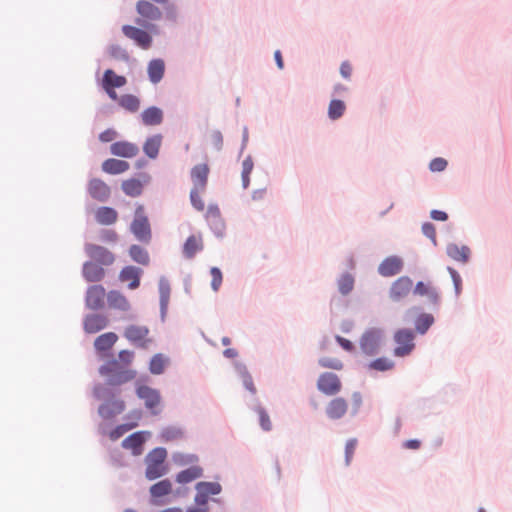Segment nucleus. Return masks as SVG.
Instances as JSON below:
<instances>
[{"label": "nucleus", "instance_id": "338daca9", "mask_svg": "<svg viewBox=\"0 0 512 512\" xmlns=\"http://www.w3.org/2000/svg\"><path fill=\"white\" fill-rule=\"evenodd\" d=\"M449 271L455 285L456 293L459 294L461 289V277L454 269L449 268Z\"/></svg>", "mask_w": 512, "mask_h": 512}, {"label": "nucleus", "instance_id": "a19ab883", "mask_svg": "<svg viewBox=\"0 0 512 512\" xmlns=\"http://www.w3.org/2000/svg\"><path fill=\"white\" fill-rule=\"evenodd\" d=\"M346 110V105L342 100L333 99L328 106V117L331 120H337L343 116Z\"/></svg>", "mask_w": 512, "mask_h": 512}, {"label": "nucleus", "instance_id": "ddd939ff", "mask_svg": "<svg viewBox=\"0 0 512 512\" xmlns=\"http://www.w3.org/2000/svg\"><path fill=\"white\" fill-rule=\"evenodd\" d=\"M105 298L107 294L102 285L90 286L86 292V306L92 310H100L104 308Z\"/></svg>", "mask_w": 512, "mask_h": 512}, {"label": "nucleus", "instance_id": "0e129e2a", "mask_svg": "<svg viewBox=\"0 0 512 512\" xmlns=\"http://www.w3.org/2000/svg\"><path fill=\"white\" fill-rule=\"evenodd\" d=\"M337 343L346 351L348 352H351L354 350V345L352 344L351 341H349L348 339L344 338V337H341V336H336L335 337Z\"/></svg>", "mask_w": 512, "mask_h": 512}, {"label": "nucleus", "instance_id": "473e14b6", "mask_svg": "<svg viewBox=\"0 0 512 512\" xmlns=\"http://www.w3.org/2000/svg\"><path fill=\"white\" fill-rule=\"evenodd\" d=\"M118 336L114 332H107L99 335L94 341V347L99 352H104L113 347L117 342Z\"/></svg>", "mask_w": 512, "mask_h": 512}, {"label": "nucleus", "instance_id": "39448f33", "mask_svg": "<svg viewBox=\"0 0 512 512\" xmlns=\"http://www.w3.org/2000/svg\"><path fill=\"white\" fill-rule=\"evenodd\" d=\"M382 331L377 328L366 330L360 338V348L368 356L376 354L380 348Z\"/></svg>", "mask_w": 512, "mask_h": 512}, {"label": "nucleus", "instance_id": "4468645a", "mask_svg": "<svg viewBox=\"0 0 512 512\" xmlns=\"http://www.w3.org/2000/svg\"><path fill=\"white\" fill-rule=\"evenodd\" d=\"M142 207H139L136 211V217L131 224V230L135 237L144 242H148L151 237L150 225L148 219L141 215Z\"/></svg>", "mask_w": 512, "mask_h": 512}, {"label": "nucleus", "instance_id": "864d4df0", "mask_svg": "<svg viewBox=\"0 0 512 512\" xmlns=\"http://www.w3.org/2000/svg\"><path fill=\"white\" fill-rule=\"evenodd\" d=\"M203 191L204 190L191 189V192H190L191 203L194 206V208H196L199 211H202L204 209V202L202 201L201 196H200V194Z\"/></svg>", "mask_w": 512, "mask_h": 512}, {"label": "nucleus", "instance_id": "4d7b16f0", "mask_svg": "<svg viewBox=\"0 0 512 512\" xmlns=\"http://www.w3.org/2000/svg\"><path fill=\"white\" fill-rule=\"evenodd\" d=\"M446 166L447 161L444 158H435L430 162L429 168L432 172H441Z\"/></svg>", "mask_w": 512, "mask_h": 512}, {"label": "nucleus", "instance_id": "c03bdc74", "mask_svg": "<svg viewBox=\"0 0 512 512\" xmlns=\"http://www.w3.org/2000/svg\"><path fill=\"white\" fill-rule=\"evenodd\" d=\"M170 284L168 280L161 278L159 281L160 305L162 311L166 310L170 299Z\"/></svg>", "mask_w": 512, "mask_h": 512}, {"label": "nucleus", "instance_id": "2f4dec72", "mask_svg": "<svg viewBox=\"0 0 512 512\" xmlns=\"http://www.w3.org/2000/svg\"><path fill=\"white\" fill-rule=\"evenodd\" d=\"M145 439L141 432L133 433L122 441V446L125 449L132 450L133 454L140 455L142 453V446Z\"/></svg>", "mask_w": 512, "mask_h": 512}, {"label": "nucleus", "instance_id": "de8ad7c7", "mask_svg": "<svg viewBox=\"0 0 512 512\" xmlns=\"http://www.w3.org/2000/svg\"><path fill=\"white\" fill-rule=\"evenodd\" d=\"M354 287V278L352 275L343 274L338 280V289L342 295L349 294Z\"/></svg>", "mask_w": 512, "mask_h": 512}, {"label": "nucleus", "instance_id": "aec40b11", "mask_svg": "<svg viewBox=\"0 0 512 512\" xmlns=\"http://www.w3.org/2000/svg\"><path fill=\"white\" fill-rule=\"evenodd\" d=\"M110 152L118 157L133 158L139 153V147L129 141H117L111 144Z\"/></svg>", "mask_w": 512, "mask_h": 512}, {"label": "nucleus", "instance_id": "49530a36", "mask_svg": "<svg viewBox=\"0 0 512 512\" xmlns=\"http://www.w3.org/2000/svg\"><path fill=\"white\" fill-rule=\"evenodd\" d=\"M433 322L434 318L432 315L423 313L416 319L415 328L417 332L424 334L430 328Z\"/></svg>", "mask_w": 512, "mask_h": 512}, {"label": "nucleus", "instance_id": "f257e3e1", "mask_svg": "<svg viewBox=\"0 0 512 512\" xmlns=\"http://www.w3.org/2000/svg\"><path fill=\"white\" fill-rule=\"evenodd\" d=\"M222 487L217 482H199L196 485L195 506L186 512H208V502L214 495L220 494Z\"/></svg>", "mask_w": 512, "mask_h": 512}, {"label": "nucleus", "instance_id": "09e8293b", "mask_svg": "<svg viewBox=\"0 0 512 512\" xmlns=\"http://www.w3.org/2000/svg\"><path fill=\"white\" fill-rule=\"evenodd\" d=\"M394 367V362L388 358L381 357L369 364V368L377 371H387Z\"/></svg>", "mask_w": 512, "mask_h": 512}, {"label": "nucleus", "instance_id": "e433bc0d", "mask_svg": "<svg viewBox=\"0 0 512 512\" xmlns=\"http://www.w3.org/2000/svg\"><path fill=\"white\" fill-rule=\"evenodd\" d=\"M447 254L453 260L459 262H467L470 254V250L466 246H458L457 244H450L447 246Z\"/></svg>", "mask_w": 512, "mask_h": 512}, {"label": "nucleus", "instance_id": "774afa93", "mask_svg": "<svg viewBox=\"0 0 512 512\" xmlns=\"http://www.w3.org/2000/svg\"><path fill=\"white\" fill-rule=\"evenodd\" d=\"M353 401V414H356L362 404V396L359 392H354L352 395Z\"/></svg>", "mask_w": 512, "mask_h": 512}, {"label": "nucleus", "instance_id": "412c9836", "mask_svg": "<svg viewBox=\"0 0 512 512\" xmlns=\"http://www.w3.org/2000/svg\"><path fill=\"white\" fill-rule=\"evenodd\" d=\"M82 274L87 282H100L105 277V270L101 264L87 261L83 264Z\"/></svg>", "mask_w": 512, "mask_h": 512}, {"label": "nucleus", "instance_id": "dca6fc26", "mask_svg": "<svg viewBox=\"0 0 512 512\" xmlns=\"http://www.w3.org/2000/svg\"><path fill=\"white\" fill-rule=\"evenodd\" d=\"M107 316L102 314H88L83 320L84 331L88 334H95L108 326Z\"/></svg>", "mask_w": 512, "mask_h": 512}, {"label": "nucleus", "instance_id": "603ef678", "mask_svg": "<svg viewBox=\"0 0 512 512\" xmlns=\"http://www.w3.org/2000/svg\"><path fill=\"white\" fill-rule=\"evenodd\" d=\"M319 364L323 368L334 370H341L343 368V363L337 358H322L319 360Z\"/></svg>", "mask_w": 512, "mask_h": 512}, {"label": "nucleus", "instance_id": "423d86ee", "mask_svg": "<svg viewBox=\"0 0 512 512\" xmlns=\"http://www.w3.org/2000/svg\"><path fill=\"white\" fill-rule=\"evenodd\" d=\"M122 33L143 50H148L152 46L153 38L144 29L132 25H124L122 26Z\"/></svg>", "mask_w": 512, "mask_h": 512}, {"label": "nucleus", "instance_id": "6ab92c4d", "mask_svg": "<svg viewBox=\"0 0 512 512\" xmlns=\"http://www.w3.org/2000/svg\"><path fill=\"white\" fill-rule=\"evenodd\" d=\"M126 408L122 399H113L101 404L98 408L99 415L104 419H111L121 414Z\"/></svg>", "mask_w": 512, "mask_h": 512}, {"label": "nucleus", "instance_id": "a878e982", "mask_svg": "<svg viewBox=\"0 0 512 512\" xmlns=\"http://www.w3.org/2000/svg\"><path fill=\"white\" fill-rule=\"evenodd\" d=\"M108 306L111 309L126 312L130 309L128 299L119 291L111 290L107 293Z\"/></svg>", "mask_w": 512, "mask_h": 512}, {"label": "nucleus", "instance_id": "72a5a7b5", "mask_svg": "<svg viewBox=\"0 0 512 512\" xmlns=\"http://www.w3.org/2000/svg\"><path fill=\"white\" fill-rule=\"evenodd\" d=\"M127 79L124 76L117 75L113 70L107 69L102 79V87L120 88L125 86Z\"/></svg>", "mask_w": 512, "mask_h": 512}, {"label": "nucleus", "instance_id": "052dcab7", "mask_svg": "<svg viewBox=\"0 0 512 512\" xmlns=\"http://www.w3.org/2000/svg\"><path fill=\"white\" fill-rule=\"evenodd\" d=\"M206 217L210 222H214L215 220L220 219L221 211H220L219 207L209 206V208L207 210Z\"/></svg>", "mask_w": 512, "mask_h": 512}, {"label": "nucleus", "instance_id": "f704fd0d", "mask_svg": "<svg viewBox=\"0 0 512 512\" xmlns=\"http://www.w3.org/2000/svg\"><path fill=\"white\" fill-rule=\"evenodd\" d=\"M96 221L102 225H111L117 221L118 214L111 207H100L95 212Z\"/></svg>", "mask_w": 512, "mask_h": 512}, {"label": "nucleus", "instance_id": "7c9ffc66", "mask_svg": "<svg viewBox=\"0 0 512 512\" xmlns=\"http://www.w3.org/2000/svg\"><path fill=\"white\" fill-rule=\"evenodd\" d=\"M162 139L163 137L160 134H155L146 139L143 145V151L149 158H157L162 145Z\"/></svg>", "mask_w": 512, "mask_h": 512}, {"label": "nucleus", "instance_id": "79ce46f5", "mask_svg": "<svg viewBox=\"0 0 512 512\" xmlns=\"http://www.w3.org/2000/svg\"><path fill=\"white\" fill-rule=\"evenodd\" d=\"M168 358L163 354H156L152 357L149 365V370L152 374H161L164 372Z\"/></svg>", "mask_w": 512, "mask_h": 512}, {"label": "nucleus", "instance_id": "ea45409f", "mask_svg": "<svg viewBox=\"0 0 512 512\" xmlns=\"http://www.w3.org/2000/svg\"><path fill=\"white\" fill-rule=\"evenodd\" d=\"M119 105L129 112H137L140 108V100L132 94H125L119 98Z\"/></svg>", "mask_w": 512, "mask_h": 512}, {"label": "nucleus", "instance_id": "8fccbe9b", "mask_svg": "<svg viewBox=\"0 0 512 512\" xmlns=\"http://www.w3.org/2000/svg\"><path fill=\"white\" fill-rule=\"evenodd\" d=\"M183 437V432L179 428L168 427L161 432V439L165 442L179 440Z\"/></svg>", "mask_w": 512, "mask_h": 512}, {"label": "nucleus", "instance_id": "a211bd4d", "mask_svg": "<svg viewBox=\"0 0 512 512\" xmlns=\"http://www.w3.org/2000/svg\"><path fill=\"white\" fill-rule=\"evenodd\" d=\"M403 261L397 256L385 258L378 267V272L383 277H392L401 272Z\"/></svg>", "mask_w": 512, "mask_h": 512}, {"label": "nucleus", "instance_id": "7ed1b4c3", "mask_svg": "<svg viewBox=\"0 0 512 512\" xmlns=\"http://www.w3.org/2000/svg\"><path fill=\"white\" fill-rule=\"evenodd\" d=\"M167 451L165 448L157 447L150 451L146 456V478L149 480L157 479L167 473L165 460Z\"/></svg>", "mask_w": 512, "mask_h": 512}, {"label": "nucleus", "instance_id": "f8f14e48", "mask_svg": "<svg viewBox=\"0 0 512 512\" xmlns=\"http://www.w3.org/2000/svg\"><path fill=\"white\" fill-rule=\"evenodd\" d=\"M413 293L416 296L425 297L429 305L438 306L440 303L439 291L431 282L418 281Z\"/></svg>", "mask_w": 512, "mask_h": 512}, {"label": "nucleus", "instance_id": "f03ea898", "mask_svg": "<svg viewBox=\"0 0 512 512\" xmlns=\"http://www.w3.org/2000/svg\"><path fill=\"white\" fill-rule=\"evenodd\" d=\"M102 376L108 377V384L121 385L132 381L136 377V371L132 369L121 370L117 360H111L99 368Z\"/></svg>", "mask_w": 512, "mask_h": 512}, {"label": "nucleus", "instance_id": "0eeeda50", "mask_svg": "<svg viewBox=\"0 0 512 512\" xmlns=\"http://www.w3.org/2000/svg\"><path fill=\"white\" fill-rule=\"evenodd\" d=\"M413 289L412 279L408 276H401L391 284L389 298L393 302L403 301L410 295Z\"/></svg>", "mask_w": 512, "mask_h": 512}, {"label": "nucleus", "instance_id": "c9c22d12", "mask_svg": "<svg viewBox=\"0 0 512 512\" xmlns=\"http://www.w3.org/2000/svg\"><path fill=\"white\" fill-rule=\"evenodd\" d=\"M123 192L130 197H138L142 194L143 183L139 179L130 178L122 182Z\"/></svg>", "mask_w": 512, "mask_h": 512}, {"label": "nucleus", "instance_id": "e2e57ef3", "mask_svg": "<svg viewBox=\"0 0 512 512\" xmlns=\"http://www.w3.org/2000/svg\"><path fill=\"white\" fill-rule=\"evenodd\" d=\"M134 358V353L129 350H121L119 352V359L121 362H123L125 365H129L132 363Z\"/></svg>", "mask_w": 512, "mask_h": 512}, {"label": "nucleus", "instance_id": "1a4fd4ad", "mask_svg": "<svg viewBox=\"0 0 512 512\" xmlns=\"http://www.w3.org/2000/svg\"><path fill=\"white\" fill-rule=\"evenodd\" d=\"M317 388L323 394L332 396L340 392L342 383L336 374L325 372L319 376Z\"/></svg>", "mask_w": 512, "mask_h": 512}, {"label": "nucleus", "instance_id": "69168bd1", "mask_svg": "<svg viewBox=\"0 0 512 512\" xmlns=\"http://www.w3.org/2000/svg\"><path fill=\"white\" fill-rule=\"evenodd\" d=\"M340 74L345 79H350L352 74V66L349 62L344 61L340 66Z\"/></svg>", "mask_w": 512, "mask_h": 512}, {"label": "nucleus", "instance_id": "20e7f679", "mask_svg": "<svg viewBox=\"0 0 512 512\" xmlns=\"http://www.w3.org/2000/svg\"><path fill=\"white\" fill-rule=\"evenodd\" d=\"M136 12L138 17L135 22L141 27L153 31L155 26L152 24L162 18V11L159 7L148 0H139L136 3Z\"/></svg>", "mask_w": 512, "mask_h": 512}, {"label": "nucleus", "instance_id": "4c0bfd02", "mask_svg": "<svg viewBox=\"0 0 512 512\" xmlns=\"http://www.w3.org/2000/svg\"><path fill=\"white\" fill-rule=\"evenodd\" d=\"M202 475V469L198 466H192L186 470L179 472L176 481L181 484L189 483Z\"/></svg>", "mask_w": 512, "mask_h": 512}, {"label": "nucleus", "instance_id": "a18cd8bd", "mask_svg": "<svg viewBox=\"0 0 512 512\" xmlns=\"http://www.w3.org/2000/svg\"><path fill=\"white\" fill-rule=\"evenodd\" d=\"M235 369L237 373L239 374L240 378L242 379V382L245 386V388L252 394L256 393V387L254 386L252 377L248 374L246 371V367L241 364H236Z\"/></svg>", "mask_w": 512, "mask_h": 512}, {"label": "nucleus", "instance_id": "cd10ccee", "mask_svg": "<svg viewBox=\"0 0 512 512\" xmlns=\"http://www.w3.org/2000/svg\"><path fill=\"white\" fill-rule=\"evenodd\" d=\"M147 73L149 80L157 84L159 83L165 73V63L162 59H153L148 63Z\"/></svg>", "mask_w": 512, "mask_h": 512}, {"label": "nucleus", "instance_id": "bf43d9fd", "mask_svg": "<svg viewBox=\"0 0 512 512\" xmlns=\"http://www.w3.org/2000/svg\"><path fill=\"white\" fill-rule=\"evenodd\" d=\"M258 415L261 427L264 430L269 431L271 429V421L268 414L263 409H259Z\"/></svg>", "mask_w": 512, "mask_h": 512}, {"label": "nucleus", "instance_id": "6e6d98bb", "mask_svg": "<svg viewBox=\"0 0 512 512\" xmlns=\"http://www.w3.org/2000/svg\"><path fill=\"white\" fill-rule=\"evenodd\" d=\"M211 275H212L211 286L214 291H218L222 284V273H221L220 269L214 267L211 269Z\"/></svg>", "mask_w": 512, "mask_h": 512}, {"label": "nucleus", "instance_id": "c85d7f7f", "mask_svg": "<svg viewBox=\"0 0 512 512\" xmlns=\"http://www.w3.org/2000/svg\"><path fill=\"white\" fill-rule=\"evenodd\" d=\"M141 119L146 126H156L163 121V111L155 106L145 109L141 113Z\"/></svg>", "mask_w": 512, "mask_h": 512}, {"label": "nucleus", "instance_id": "4be33fe9", "mask_svg": "<svg viewBox=\"0 0 512 512\" xmlns=\"http://www.w3.org/2000/svg\"><path fill=\"white\" fill-rule=\"evenodd\" d=\"M209 168L207 164H198L191 170L192 189L205 190L208 180Z\"/></svg>", "mask_w": 512, "mask_h": 512}, {"label": "nucleus", "instance_id": "bb28decb", "mask_svg": "<svg viewBox=\"0 0 512 512\" xmlns=\"http://www.w3.org/2000/svg\"><path fill=\"white\" fill-rule=\"evenodd\" d=\"M130 165L127 161L109 158L102 163V170L111 175H117L128 171Z\"/></svg>", "mask_w": 512, "mask_h": 512}, {"label": "nucleus", "instance_id": "9d476101", "mask_svg": "<svg viewBox=\"0 0 512 512\" xmlns=\"http://www.w3.org/2000/svg\"><path fill=\"white\" fill-rule=\"evenodd\" d=\"M149 329L146 326L130 325L125 329L124 337L134 345L147 348L151 339Z\"/></svg>", "mask_w": 512, "mask_h": 512}, {"label": "nucleus", "instance_id": "3c124183", "mask_svg": "<svg viewBox=\"0 0 512 512\" xmlns=\"http://www.w3.org/2000/svg\"><path fill=\"white\" fill-rule=\"evenodd\" d=\"M253 170V161L251 158H246L242 163V180L244 187L249 184V175Z\"/></svg>", "mask_w": 512, "mask_h": 512}, {"label": "nucleus", "instance_id": "680f3d73", "mask_svg": "<svg viewBox=\"0 0 512 512\" xmlns=\"http://www.w3.org/2000/svg\"><path fill=\"white\" fill-rule=\"evenodd\" d=\"M117 137V132L114 129H107L100 133L99 140L101 142H111Z\"/></svg>", "mask_w": 512, "mask_h": 512}, {"label": "nucleus", "instance_id": "5fc2aeb1", "mask_svg": "<svg viewBox=\"0 0 512 512\" xmlns=\"http://www.w3.org/2000/svg\"><path fill=\"white\" fill-rule=\"evenodd\" d=\"M356 446H357V440L356 439H350L347 441L346 443V446H345V459H346V464L349 465L352 458H353V455L355 453V450H356Z\"/></svg>", "mask_w": 512, "mask_h": 512}, {"label": "nucleus", "instance_id": "2eb2a0df", "mask_svg": "<svg viewBox=\"0 0 512 512\" xmlns=\"http://www.w3.org/2000/svg\"><path fill=\"white\" fill-rule=\"evenodd\" d=\"M87 190L89 195L99 202L107 201L111 194L108 184L99 178L91 179L88 182Z\"/></svg>", "mask_w": 512, "mask_h": 512}, {"label": "nucleus", "instance_id": "b1692460", "mask_svg": "<svg viewBox=\"0 0 512 512\" xmlns=\"http://www.w3.org/2000/svg\"><path fill=\"white\" fill-rule=\"evenodd\" d=\"M136 392L138 397L145 401L147 408L152 410L159 405L160 395L157 390L143 385L139 386Z\"/></svg>", "mask_w": 512, "mask_h": 512}, {"label": "nucleus", "instance_id": "58836bf2", "mask_svg": "<svg viewBox=\"0 0 512 512\" xmlns=\"http://www.w3.org/2000/svg\"><path fill=\"white\" fill-rule=\"evenodd\" d=\"M172 491V483L168 479L161 480L150 487V494L153 498H160Z\"/></svg>", "mask_w": 512, "mask_h": 512}, {"label": "nucleus", "instance_id": "13d9d810", "mask_svg": "<svg viewBox=\"0 0 512 512\" xmlns=\"http://www.w3.org/2000/svg\"><path fill=\"white\" fill-rule=\"evenodd\" d=\"M422 232L426 237L431 239L434 244H436V229L432 223H424L422 225Z\"/></svg>", "mask_w": 512, "mask_h": 512}, {"label": "nucleus", "instance_id": "5701e85b", "mask_svg": "<svg viewBox=\"0 0 512 512\" xmlns=\"http://www.w3.org/2000/svg\"><path fill=\"white\" fill-rule=\"evenodd\" d=\"M141 273L142 271L139 268L134 266H126L121 270L119 279L121 282H129V289L134 290L140 285Z\"/></svg>", "mask_w": 512, "mask_h": 512}, {"label": "nucleus", "instance_id": "9b49d317", "mask_svg": "<svg viewBox=\"0 0 512 512\" xmlns=\"http://www.w3.org/2000/svg\"><path fill=\"white\" fill-rule=\"evenodd\" d=\"M85 252L93 260V262L104 266L112 265L115 261L114 254L107 248L100 245L86 244Z\"/></svg>", "mask_w": 512, "mask_h": 512}, {"label": "nucleus", "instance_id": "37998d69", "mask_svg": "<svg viewBox=\"0 0 512 512\" xmlns=\"http://www.w3.org/2000/svg\"><path fill=\"white\" fill-rule=\"evenodd\" d=\"M129 253H130L131 258L135 262H137L141 265H145V266L149 264V260H150L149 255H148V252L144 248H142L138 245H132L130 247Z\"/></svg>", "mask_w": 512, "mask_h": 512}, {"label": "nucleus", "instance_id": "f3484780", "mask_svg": "<svg viewBox=\"0 0 512 512\" xmlns=\"http://www.w3.org/2000/svg\"><path fill=\"white\" fill-rule=\"evenodd\" d=\"M348 411V401L343 397H335L330 400L325 408L326 415L332 420H338Z\"/></svg>", "mask_w": 512, "mask_h": 512}, {"label": "nucleus", "instance_id": "c756f323", "mask_svg": "<svg viewBox=\"0 0 512 512\" xmlns=\"http://www.w3.org/2000/svg\"><path fill=\"white\" fill-rule=\"evenodd\" d=\"M202 249L203 241L201 235H191L184 243L183 254L186 258L191 259Z\"/></svg>", "mask_w": 512, "mask_h": 512}, {"label": "nucleus", "instance_id": "6e6552de", "mask_svg": "<svg viewBox=\"0 0 512 512\" xmlns=\"http://www.w3.org/2000/svg\"><path fill=\"white\" fill-rule=\"evenodd\" d=\"M414 334L409 329H400L394 335V341L396 348L394 349V355L397 357H404L409 355L414 349Z\"/></svg>", "mask_w": 512, "mask_h": 512}, {"label": "nucleus", "instance_id": "393cba45", "mask_svg": "<svg viewBox=\"0 0 512 512\" xmlns=\"http://www.w3.org/2000/svg\"><path fill=\"white\" fill-rule=\"evenodd\" d=\"M142 413L139 410L132 411L129 415V419H133L134 421L131 423L118 425L114 430H112L109 434L111 440H117L123 434L128 432L129 430L135 428L138 425V421L141 419Z\"/></svg>", "mask_w": 512, "mask_h": 512}]
</instances>
